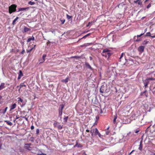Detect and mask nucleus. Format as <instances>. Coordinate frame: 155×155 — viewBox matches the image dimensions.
<instances>
[{
  "label": "nucleus",
  "mask_w": 155,
  "mask_h": 155,
  "mask_svg": "<svg viewBox=\"0 0 155 155\" xmlns=\"http://www.w3.org/2000/svg\"><path fill=\"white\" fill-rule=\"evenodd\" d=\"M26 101H24L23 102H22V104L21 105V107H23V106H24L25 104H26Z\"/></svg>",
  "instance_id": "34"
},
{
  "label": "nucleus",
  "mask_w": 155,
  "mask_h": 155,
  "mask_svg": "<svg viewBox=\"0 0 155 155\" xmlns=\"http://www.w3.org/2000/svg\"><path fill=\"white\" fill-rule=\"evenodd\" d=\"M64 105L63 104H60L58 108V117L61 119V116L62 114V110L64 108Z\"/></svg>",
  "instance_id": "3"
},
{
  "label": "nucleus",
  "mask_w": 155,
  "mask_h": 155,
  "mask_svg": "<svg viewBox=\"0 0 155 155\" xmlns=\"http://www.w3.org/2000/svg\"><path fill=\"white\" fill-rule=\"evenodd\" d=\"M26 85L25 84H24L23 83H21L20 85V88L19 89V91L20 90V89L21 88L23 87H26Z\"/></svg>",
  "instance_id": "23"
},
{
  "label": "nucleus",
  "mask_w": 155,
  "mask_h": 155,
  "mask_svg": "<svg viewBox=\"0 0 155 155\" xmlns=\"http://www.w3.org/2000/svg\"><path fill=\"white\" fill-rule=\"evenodd\" d=\"M61 21L62 22V24H63L64 23L65 21V20L63 19V20H61Z\"/></svg>",
  "instance_id": "45"
},
{
  "label": "nucleus",
  "mask_w": 155,
  "mask_h": 155,
  "mask_svg": "<svg viewBox=\"0 0 155 155\" xmlns=\"http://www.w3.org/2000/svg\"><path fill=\"white\" fill-rule=\"evenodd\" d=\"M16 104L14 103L11 106H10V110L11 111L16 108Z\"/></svg>",
  "instance_id": "11"
},
{
  "label": "nucleus",
  "mask_w": 155,
  "mask_h": 155,
  "mask_svg": "<svg viewBox=\"0 0 155 155\" xmlns=\"http://www.w3.org/2000/svg\"><path fill=\"white\" fill-rule=\"evenodd\" d=\"M19 118V117H18L17 116H16V119H18Z\"/></svg>",
  "instance_id": "60"
},
{
  "label": "nucleus",
  "mask_w": 155,
  "mask_h": 155,
  "mask_svg": "<svg viewBox=\"0 0 155 155\" xmlns=\"http://www.w3.org/2000/svg\"><path fill=\"white\" fill-rule=\"evenodd\" d=\"M142 2H140V1H138V4L139 5H140L142 4Z\"/></svg>",
  "instance_id": "46"
},
{
  "label": "nucleus",
  "mask_w": 155,
  "mask_h": 155,
  "mask_svg": "<svg viewBox=\"0 0 155 155\" xmlns=\"http://www.w3.org/2000/svg\"><path fill=\"white\" fill-rule=\"evenodd\" d=\"M39 152L41 153V154H37V155H47L46 154L44 153L39 150Z\"/></svg>",
  "instance_id": "28"
},
{
  "label": "nucleus",
  "mask_w": 155,
  "mask_h": 155,
  "mask_svg": "<svg viewBox=\"0 0 155 155\" xmlns=\"http://www.w3.org/2000/svg\"><path fill=\"white\" fill-rule=\"evenodd\" d=\"M151 6V4L150 3L147 6V8H149Z\"/></svg>",
  "instance_id": "42"
},
{
  "label": "nucleus",
  "mask_w": 155,
  "mask_h": 155,
  "mask_svg": "<svg viewBox=\"0 0 155 155\" xmlns=\"http://www.w3.org/2000/svg\"><path fill=\"white\" fill-rule=\"evenodd\" d=\"M86 131L87 132H89V130H88V129H87L86 130Z\"/></svg>",
  "instance_id": "59"
},
{
  "label": "nucleus",
  "mask_w": 155,
  "mask_h": 155,
  "mask_svg": "<svg viewBox=\"0 0 155 155\" xmlns=\"http://www.w3.org/2000/svg\"><path fill=\"white\" fill-rule=\"evenodd\" d=\"M2 97L0 95V104H1L2 102Z\"/></svg>",
  "instance_id": "41"
},
{
  "label": "nucleus",
  "mask_w": 155,
  "mask_h": 155,
  "mask_svg": "<svg viewBox=\"0 0 155 155\" xmlns=\"http://www.w3.org/2000/svg\"><path fill=\"white\" fill-rule=\"evenodd\" d=\"M17 5L15 4H12L9 7V13L11 14L13 12H15L16 11Z\"/></svg>",
  "instance_id": "2"
},
{
  "label": "nucleus",
  "mask_w": 155,
  "mask_h": 155,
  "mask_svg": "<svg viewBox=\"0 0 155 155\" xmlns=\"http://www.w3.org/2000/svg\"><path fill=\"white\" fill-rule=\"evenodd\" d=\"M31 143H26V144H25V146H29L30 145H31Z\"/></svg>",
  "instance_id": "44"
},
{
  "label": "nucleus",
  "mask_w": 155,
  "mask_h": 155,
  "mask_svg": "<svg viewBox=\"0 0 155 155\" xmlns=\"http://www.w3.org/2000/svg\"><path fill=\"white\" fill-rule=\"evenodd\" d=\"M134 150H132L130 153V154H131V153H132V152L134 151Z\"/></svg>",
  "instance_id": "62"
},
{
  "label": "nucleus",
  "mask_w": 155,
  "mask_h": 155,
  "mask_svg": "<svg viewBox=\"0 0 155 155\" xmlns=\"http://www.w3.org/2000/svg\"><path fill=\"white\" fill-rule=\"evenodd\" d=\"M35 40V38L34 37L32 36V37L29 38L27 40V42H28L30 41H34Z\"/></svg>",
  "instance_id": "15"
},
{
  "label": "nucleus",
  "mask_w": 155,
  "mask_h": 155,
  "mask_svg": "<svg viewBox=\"0 0 155 155\" xmlns=\"http://www.w3.org/2000/svg\"><path fill=\"white\" fill-rule=\"evenodd\" d=\"M39 132V129H38L36 130V134H37L38 135Z\"/></svg>",
  "instance_id": "40"
},
{
  "label": "nucleus",
  "mask_w": 155,
  "mask_h": 155,
  "mask_svg": "<svg viewBox=\"0 0 155 155\" xmlns=\"http://www.w3.org/2000/svg\"><path fill=\"white\" fill-rule=\"evenodd\" d=\"M57 122H55V123H54V126L55 127L57 126L56 125L57 124Z\"/></svg>",
  "instance_id": "47"
},
{
  "label": "nucleus",
  "mask_w": 155,
  "mask_h": 155,
  "mask_svg": "<svg viewBox=\"0 0 155 155\" xmlns=\"http://www.w3.org/2000/svg\"><path fill=\"white\" fill-rule=\"evenodd\" d=\"M98 131L97 128H92L90 131V132L91 134V136L93 137L94 135H97V134Z\"/></svg>",
  "instance_id": "4"
},
{
  "label": "nucleus",
  "mask_w": 155,
  "mask_h": 155,
  "mask_svg": "<svg viewBox=\"0 0 155 155\" xmlns=\"http://www.w3.org/2000/svg\"><path fill=\"white\" fill-rule=\"evenodd\" d=\"M107 54V53H103V51L102 53V56H106Z\"/></svg>",
  "instance_id": "39"
},
{
  "label": "nucleus",
  "mask_w": 155,
  "mask_h": 155,
  "mask_svg": "<svg viewBox=\"0 0 155 155\" xmlns=\"http://www.w3.org/2000/svg\"><path fill=\"white\" fill-rule=\"evenodd\" d=\"M146 36H151V33L150 32H147L146 33Z\"/></svg>",
  "instance_id": "38"
},
{
  "label": "nucleus",
  "mask_w": 155,
  "mask_h": 155,
  "mask_svg": "<svg viewBox=\"0 0 155 155\" xmlns=\"http://www.w3.org/2000/svg\"><path fill=\"white\" fill-rule=\"evenodd\" d=\"M57 127H58V128L59 129V130H61L62 129V127H63V125H58V126H57Z\"/></svg>",
  "instance_id": "26"
},
{
  "label": "nucleus",
  "mask_w": 155,
  "mask_h": 155,
  "mask_svg": "<svg viewBox=\"0 0 155 155\" xmlns=\"http://www.w3.org/2000/svg\"><path fill=\"white\" fill-rule=\"evenodd\" d=\"M68 81V78H66L65 79H63L61 80V81L63 82H64L66 83H67Z\"/></svg>",
  "instance_id": "17"
},
{
  "label": "nucleus",
  "mask_w": 155,
  "mask_h": 155,
  "mask_svg": "<svg viewBox=\"0 0 155 155\" xmlns=\"http://www.w3.org/2000/svg\"><path fill=\"white\" fill-rule=\"evenodd\" d=\"M104 88L105 87L104 85H102L101 86L100 90V91L101 93H104Z\"/></svg>",
  "instance_id": "14"
},
{
  "label": "nucleus",
  "mask_w": 155,
  "mask_h": 155,
  "mask_svg": "<svg viewBox=\"0 0 155 155\" xmlns=\"http://www.w3.org/2000/svg\"><path fill=\"white\" fill-rule=\"evenodd\" d=\"M46 57V54H43L42 56V61H41L40 63H43L45 61V59Z\"/></svg>",
  "instance_id": "16"
},
{
  "label": "nucleus",
  "mask_w": 155,
  "mask_h": 155,
  "mask_svg": "<svg viewBox=\"0 0 155 155\" xmlns=\"http://www.w3.org/2000/svg\"><path fill=\"white\" fill-rule=\"evenodd\" d=\"M89 58H90V60H92V59H93V58H92V57H91V56H90L89 57Z\"/></svg>",
  "instance_id": "55"
},
{
  "label": "nucleus",
  "mask_w": 155,
  "mask_h": 155,
  "mask_svg": "<svg viewBox=\"0 0 155 155\" xmlns=\"http://www.w3.org/2000/svg\"><path fill=\"white\" fill-rule=\"evenodd\" d=\"M117 118V116L116 115V116H115L114 119L113 120V123L114 124H115L116 123V120Z\"/></svg>",
  "instance_id": "32"
},
{
  "label": "nucleus",
  "mask_w": 155,
  "mask_h": 155,
  "mask_svg": "<svg viewBox=\"0 0 155 155\" xmlns=\"http://www.w3.org/2000/svg\"><path fill=\"white\" fill-rule=\"evenodd\" d=\"M68 116L66 117L65 116H64V117L63 119L64 122H67V121L68 119Z\"/></svg>",
  "instance_id": "20"
},
{
  "label": "nucleus",
  "mask_w": 155,
  "mask_h": 155,
  "mask_svg": "<svg viewBox=\"0 0 155 155\" xmlns=\"http://www.w3.org/2000/svg\"><path fill=\"white\" fill-rule=\"evenodd\" d=\"M75 146H77L79 147H82V145L80 143L76 144Z\"/></svg>",
  "instance_id": "31"
},
{
  "label": "nucleus",
  "mask_w": 155,
  "mask_h": 155,
  "mask_svg": "<svg viewBox=\"0 0 155 155\" xmlns=\"http://www.w3.org/2000/svg\"><path fill=\"white\" fill-rule=\"evenodd\" d=\"M18 17H16V18L13 21L12 24L14 25L15 24V21L18 19Z\"/></svg>",
  "instance_id": "24"
},
{
  "label": "nucleus",
  "mask_w": 155,
  "mask_h": 155,
  "mask_svg": "<svg viewBox=\"0 0 155 155\" xmlns=\"http://www.w3.org/2000/svg\"><path fill=\"white\" fill-rule=\"evenodd\" d=\"M29 9V7L27 8H19L18 9V12H19L23 11H27Z\"/></svg>",
  "instance_id": "9"
},
{
  "label": "nucleus",
  "mask_w": 155,
  "mask_h": 155,
  "mask_svg": "<svg viewBox=\"0 0 155 155\" xmlns=\"http://www.w3.org/2000/svg\"><path fill=\"white\" fill-rule=\"evenodd\" d=\"M55 31L56 30H50V31H51L53 34H54V35H55Z\"/></svg>",
  "instance_id": "35"
},
{
  "label": "nucleus",
  "mask_w": 155,
  "mask_h": 155,
  "mask_svg": "<svg viewBox=\"0 0 155 155\" xmlns=\"http://www.w3.org/2000/svg\"><path fill=\"white\" fill-rule=\"evenodd\" d=\"M143 81L144 84L143 87L145 89L147 87V85L150 82L147 78L145 80H143Z\"/></svg>",
  "instance_id": "5"
},
{
  "label": "nucleus",
  "mask_w": 155,
  "mask_h": 155,
  "mask_svg": "<svg viewBox=\"0 0 155 155\" xmlns=\"http://www.w3.org/2000/svg\"><path fill=\"white\" fill-rule=\"evenodd\" d=\"M139 149L140 150H142V141H141L140 143V144L139 145Z\"/></svg>",
  "instance_id": "21"
},
{
  "label": "nucleus",
  "mask_w": 155,
  "mask_h": 155,
  "mask_svg": "<svg viewBox=\"0 0 155 155\" xmlns=\"http://www.w3.org/2000/svg\"><path fill=\"white\" fill-rule=\"evenodd\" d=\"M41 153L39 152V150L38 152V154H41Z\"/></svg>",
  "instance_id": "64"
},
{
  "label": "nucleus",
  "mask_w": 155,
  "mask_h": 155,
  "mask_svg": "<svg viewBox=\"0 0 155 155\" xmlns=\"http://www.w3.org/2000/svg\"><path fill=\"white\" fill-rule=\"evenodd\" d=\"M150 37H151L153 38H155V35H154L153 36H151V35Z\"/></svg>",
  "instance_id": "57"
},
{
  "label": "nucleus",
  "mask_w": 155,
  "mask_h": 155,
  "mask_svg": "<svg viewBox=\"0 0 155 155\" xmlns=\"http://www.w3.org/2000/svg\"><path fill=\"white\" fill-rule=\"evenodd\" d=\"M5 121L9 125L11 126L12 125V123L9 120H5Z\"/></svg>",
  "instance_id": "18"
},
{
  "label": "nucleus",
  "mask_w": 155,
  "mask_h": 155,
  "mask_svg": "<svg viewBox=\"0 0 155 155\" xmlns=\"http://www.w3.org/2000/svg\"><path fill=\"white\" fill-rule=\"evenodd\" d=\"M144 46H140L138 48V50L140 52L142 53L144 51Z\"/></svg>",
  "instance_id": "8"
},
{
  "label": "nucleus",
  "mask_w": 155,
  "mask_h": 155,
  "mask_svg": "<svg viewBox=\"0 0 155 155\" xmlns=\"http://www.w3.org/2000/svg\"><path fill=\"white\" fill-rule=\"evenodd\" d=\"M30 30V29L26 27H25L24 28V31L25 32H27Z\"/></svg>",
  "instance_id": "19"
},
{
  "label": "nucleus",
  "mask_w": 155,
  "mask_h": 155,
  "mask_svg": "<svg viewBox=\"0 0 155 155\" xmlns=\"http://www.w3.org/2000/svg\"><path fill=\"white\" fill-rule=\"evenodd\" d=\"M67 18L68 19H70L72 18V16H71L67 14L66 15Z\"/></svg>",
  "instance_id": "30"
},
{
  "label": "nucleus",
  "mask_w": 155,
  "mask_h": 155,
  "mask_svg": "<svg viewBox=\"0 0 155 155\" xmlns=\"http://www.w3.org/2000/svg\"><path fill=\"white\" fill-rule=\"evenodd\" d=\"M24 51H25L24 49H23V51L21 52V54H23L24 53Z\"/></svg>",
  "instance_id": "52"
},
{
  "label": "nucleus",
  "mask_w": 155,
  "mask_h": 155,
  "mask_svg": "<svg viewBox=\"0 0 155 155\" xmlns=\"http://www.w3.org/2000/svg\"><path fill=\"white\" fill-rule=\"evenodd\" d=\"M31 130H33L34 129V127L33 126V125H32L31 126Z\"/></svg>",
  "instance_id": "48"
},
{
  "label": "nucleus",
  "mask_w": 155,
  "mask_h": 155,
  "mask_svg": "<svg viewBox=\"0 0 155 155\" xmlns=\"http://www.w3.org/2000/svg\"><path fill=\"white\" fill-rule=\"evenodd\" d=\"M147 79L150 82V81H153L155 80V78H147Z\"/></svg>",
  "instance_id": "25"
},
{
  "label": "nucleus",
  "mask_w": 155,
  "mask_h": 155,
  "mask_svg": "<svg viewBox=\"0 0 155 155\" xmlns=\"http://www.w3.org/2000/svg\"><path fill=\"white\" fill-rule=\"evenodd\" d=\"M18 101H20L21 102H22L24 101L20 97H18L17 98Z\"/></svg>",
  "instance_id": "29"
},
{
  "label": "nucleus",
  "mask_w": 155,
  "mask_h": 155,
  "mask_svg": "<svg viewBox=\"0 0 155 155\" xmlns=\"http://www.w3.org/2000/svg\"><path fill=\"white\" fill-rule=\"evenodd\" d=\"M83 155H86V154L85 153H84L83 154Z\"/></svg>",
  "instance_id": "63"
},
{
  "label": "nucleus",
  "mask_w": 155,
  "mask_h": 155,
  "mask_svg": "<svg viewBox=\"0 0 155 155\" xmlns=\"http://www.w3.org/2000/svg\"><path fill=\"white\" fill-rule=\"evenodd\" d=\"M85 65L86 66V67L88 68L89 69H90L91 70H92V68L91 67V66H90V65L89 64V63H88L87 62H85Z\"/></svg>",
  "instance_id": "10"
},
{
  "label": "nucleus",
  "mask_w": 155,
  "mask_h": 155,
  "mask_svg": "<svg viewBox=\"0 0 155 155\" xmlns=\"http://www.w3.org/2000/svg\"><path fill=\"white\" fill-rule=\"evenodd\" d=\"M87 35H88V36L90 35V33L88 34H87Z\"/></svg>",
  "instance_id": "61"
},
{
  "label": "nucleus",
  "mask_w": 155,
  "mask_h": 155,
  "mask_svg": "<svg viewBox=\"0 0 155 155\" xmlns=\"http://www.w3.org/2000/svg\"><path fill=\"white\" fill-rule=\"evenodd\" d=\"M138 1H140V0H137L136 1H134V3H137Z\"/></svg>",
  "instance_id": "49"
},
{
  "label": "nucleus",
  "mask_w": 155,
  "mask_h": 155,
  "mask_svg": "<svg viewBox=\"0 0 155 155\" xmlns=\"http://www.w3.org/2000/svg\"><path fill=\"white\" fill-rule=\"evenodd\" d=\"M5 87V84L3 83H1L0 85V91L2 90Z\"/></svg>",
  "instance_id": "12"
},
{
  "label": "nucleus",
  "mask_w": 155,
  "mask_h": 155,
  "mask_svg": "<svg viewBox=\"0 0 155 155\" xmlns=\"http://www.w3.org/2000/svg\"><path fill=\"white\" fill-rule=\"evenodd\" d=\"M109 133V131H107L106 132V134L107 135H108Z\"/></svg>",
  "instance_id": "54"
},
{
  "label": "nucleus",
  "mask_w": 155,
  "mask_h": 155,
  "mask_svg": "<svg viewBox=\"0 0 155 155\" xmlns=\"http://www.w3.org/2000/svg\"><path fill=\"white\" fill-rule=\"evenodd\" d=\"M23 76V74L22 73V72L20 70L19 74H18V79L19 80Z\"/></svg>",
  "instance_id": "13"
},
{
  "label": "nucleus",
  "mask_w": 155,
  "mask_h": 155,
  "mask_svg": "<svg viewBox=\"0 0 155 155\" xmlns=\"http://www.w3.org/2000/svg\"><path fill=\"white\" fill-rule=\"evenodd\" d=\"M144 34V33H143L141 34L140 35H137V39H136V36H135L134 37V39H135V41H141V39L140 38H139V37H140L141 36H142Z\"/></svg>",
  "instance_id": "6"
},
{
  "label": "nucleus",
  "mask_w": 155,
  "mask_h": 155,
  "mask_svg": "<svg viewBox=\"0 0 155 155\" xmlns=\"http://www.w3.org/2000/svg\"><path fill=\"white\" fill-rule=\"evenodd\" d=\"M134 131L136 133H137L139 132V130H136L135 131Z\"/></svg>",
  "instance_id": "51"
},
{
  "label": "nucleus",
  "mask_w": 155,
  "mask_h": 155,
  "mask_svg": "<svg viewBox=\"0 0 155 155\" xmlns=\"http://www.w3.org/2000/svg\"><path fill=\"white\" fill-rule=\"evenodd\" d=\"M125 141V140H122V139H120V142H122L123 141Z\"/></svg>",
  "instance_id": "50"
},
{
  "label": "nucleus",
  "mask_w": 155,
  "mask_h": 155,
  "mask_svg": "<svg viewBox=\"0 0 155 155\" xmlns=\"http://www.w3.org/2000/svg\"><path fill=\"white\" fill-rule=\"evenodd\" d=\"M97 135H98L99 137L100 138H101V135L100 134V133H99V131H98L97 134Z\"/></svg>",
  "instance_id": "36"
},
{
  "label": "nucleus",
  "mask_w": 155,
  "mask_h": 155,
  "mask_svg": "<svg viewBox=\"0 0 155 155\" xmlns=\"http://www.w3.org/2000/svg\"><path fill=\"white\" fill-rule=\"evenodd\" d=\"M21 117H22L23 118H25L26 121H28V119L27 117H26L25 116V117H22L21 116Z\"/></svg>",
  "instance_id": "43"
},
{
  "label": "nucleus",
  "mask_w": 155,
  "mask_h": 155,
  "mask_svg": "<svg viewBox=\"0 0 155 155\" xmlns=\"http://www.w3.org/2000/svg\"><path fill=\"white\" fill-rule=\"evenodd\" d=\"M102 51L103 53H107L109 57L110 55V53L109 52L110 51V50L107 49H104Z\"/></svg>",
  "instance_id": "7"
},
{
  "label": "nucleus",
  "mask_w": 155,
  "mask_h": 155,
  "mask_svg": "<svg viewBox=\"0 0 155 155\" xmlns=\"http://www.w3.org/2000/svg\"><path fill=\"white\" fill-rule=\"evenodd\" d=\"M28 4L30 5H34L35 3L34 2H32L31 1L28 2Z\"/></svg>",
  "instance_id": "27"
},
{
  "label": "nucleus",
  "mask_w": 155,
  "mask_h": 155,
  "mask_svg": "<svg viewBox=\"0 0 155 155\" xmlns=\"http://www.w3.org/2000/svg\"><path fill=\"white\" fill-rule=\"evenodd\" d=\"M24 148L25 149H27L29 150H31V149H30L31 148V147H30V146H25L24 147Z\"/></svg>",
  "instance_id": "22"
},
{
  "label": "nucleus",
  "mask_w": 155,
  "mask_h": 155,
  "mask_svg": "<svg viewBox=\"0 0 155 155\" xmlns=\"http://www.w3.org/2000/svg\"><path fill=\"white\" fill-rule=\"evenodd\" d=\"M147 31V28H146V29H145V30H144V33L145 32H146V31Z\"/></svg>",
  "instance_id": "58"
},
{
  "label": "nucleus",
  "mask_w": 155,
  "mask_h": 155,
  "mask_svg": "<svg viewBox=\"0 0 155 155\" xmlns=\"http://www.w3.org/2000/svg\"><path fill=\"white\" fill-rule=\"evenodd\" d=\"M147 91V90H145V91L142 93V94H143L144 93H145Z\"/></svg>",
  "instance_id": "53"
},
{
  "label": "nucleus",
  "mask_w": 155,
  "mask_h": 155,
  "mask_svg": "<svg viewBox=\"0 0 155 155\" xmlns=\"http://www.w3.org/2000/svg\"><path fill=\"white\" fill-rule=\"evenodd\" d=\"M7 109H8V107H6L5 108L4 110H2L3 111V113L4 114H5L6 112Z\"/></svg>",
  "instance_id": "33"
},
{
  "label": "nucleus",
  "mask_w": 155,
  "mask_h": 155,
  "mask_svg": "<svg viewBox=\"0 0 155 155\" xmlns=\"http://www.w3.org/2000/svg\"><path fill=\"white\" fill-rule=\"evenodd\" d=\"M125 56L124 53H122L119 58V62L121 63L122 65H125L127 64V62L128 61L125 59Z\"/></svg>",
  "instance_id": "1"
},
{
  "label": "nucleus",
  "mask_w": 155,
  "mask_h": 155,
  "mask_svg": "<svg viewBox=\"0 0 155 155\" xmlns=\"http://www.w3.org/2000/svg\"><path fill=\"white\" fill-rule=\"evenodd\" d=\"M86 37V35H85L84 36V37H83L82 38H81V39H82V38H85Z\"/></svg>",
  "instance_id": "56"
},
{
  "label": "nucleus",
  "mask_w": 155,
  "mask_h": 155,
  "mask_svg": "<svg viewBox=\"0 0 155 155\" xmlns=\"http://www.w3.org/2000/svg\"><path fill=\"white\" fill-rule=\"evenodd\" d=\"M97 135H98L99 137L100 138H101V135L100 134V133H99V131H98L97 134Z\"/></svg>",
  "instance_id": "37"
}]
</instances>
